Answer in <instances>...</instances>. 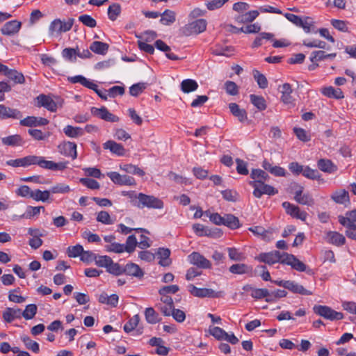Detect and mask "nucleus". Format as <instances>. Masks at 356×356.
Segmentation results:
<instances>
[{"label":"nucleus","mask_w":356,"mask_h":356,"mask_svg":"<svg viewBox=\"0 0 356 356\" xmlns=\"http://www.w3.org/2000/svg\"><path fill=\"white\" fill-rule=\"evenodd\" d=\"M128 195L131 199L133 205L139 209H161L163 208V201L154 195H146L143 193L136 194L134 191L129 193Z\"/></svg>","instance_id":"1"},{"label":"nucleus","mask_w":356,"mask_h":356,"mask_svg":"<svg viewBox=\"0 0 356 356\" xmlns=\"http://www.w3.org/2000/svg\"><path fill=\"white\" fill-rule=\"evenodd\" d=\"M339 222L347 227L346 235L356 241V209L346 212L345 216H339Z\"/></svg>","instance_id":"2"},{"label":"nucleus","mask_w":356,"mask_h":356,"mask_svg":"<svg viewBox=\"0 0 356 356\" xmlns=\"http://www.w3.org/2000/svg\"><path fill=\"white\" fill-rule=\"evenodd\" d=\"M250 185L254 188L253 195L257 198H260L264 194L274 195L278 193L276 188L261 181H251Z\"/></svg>","instance_id":"3"},{"label":"nucleus","mask_w":356,"mask_h":356,"mask_svg":"<svg viewBox=\"0 0 356 356\" xmlns=\"http://www.w3.org/2000/svg\"><path fill=\"white\" fill-rule=\"evenodd\" d=\"M40 159V156L36 155H28L23 158L10 159L6 162L7 165L17 168L23 167L26 168L31 165H39V160Z\"/></svg>","instance_id":"4"},{"label":"nucleus","mask_w":356,"mask_h":356,"mask_svg":"<svg viewBox=\"0 0 356 356\" xmlns=\"http://www.w3.org/2000/svg\"><path fill=\"white\" fill-rule=\"evenodd\" d=\"M207 22L204 19H199L186 24L183 27L182 31L185 35L199 34L207 29Z\"/></svg>","instance_id":"5"},{"label":"nucleus","mask_w":356,"mask_h":356,"mask_svg":"<svg viewBox=\"0 0 356 356\" xmlns=\"http://www.w3.org/2000/svg\"><path fill=\"white\" fill-rule=\"evenodd\" d=\"M314 313L330 321L340 320L343 318L341 312H338L327 306L314 305L313 307Z\"/></svg>","instance_id":"6"},{"label":"nucleus","mask_w":356,"mask_h":356,"mask_svg":"<svg viewBox=\"0 0 356 356\" xmlns=\"http://www.w3.org/2000/svg\"><path fill=\"white\" fill-rule=\"evenodd\" d=\"M284 253L277 250L261 253L255 257V259L268 265H273L277 262L282 264V260L284 259Z\"/></svg>","instance_id":"7"},{"label":"nucleus","mask_w":356,"mask_h":356,"mask_svg":"<svg viewBox=\"0 0 356 356\" xmlns=\"http://www.w3.org/2000/svg\"><path fill=\"white\" fill-rule=\"evenodd\" d=\"M74 19H69L67 22H63L59 19H54L50 24L49 31L50 35L59 34L70 31L73 25Z\"/></svg>","instance_id":"8"},{"label":"nucleus","mask_w":356,"mask_h":356,"mask_svg":"<svg viewBox=\"0 0 356 356\" xmlns=\"http://www.w3.org/2000/svg\"><path fill=\"white\" fill-rule=\"evenodd\" d=\"M188 290L193 296L198 298H219L222 294L221 291H215L211 289L197 288L193 284H189Z\"/></svg>","instance_id":"9"},{"label":"nucleus","mask_w":356,"mask_h":356,"mask_svg":"<svg viewBox=\"0 0 356 356\" xmlns=\"http://www.w3.org/2000/svg\"><path fill=\"white\" fill-rule=\"evenodd\" d=\"M106 175L114 184L118 185L134 186L136 184L134 178L127 175H120L117 172H108Z\"/></svg>","instance_id":"10"},{"label":"nucleus","mask_w":356,"mask_h":356,"mask_svg":"<svg viewBox=\"0 0 356 356\" xmlns=\"http://www.w3.org/2000/svg\"><path fill=\"white\" fill-rule=\"evenodd\" d=\"M188 261L197 267L203 269L210 268L211 264L203 255L197 252H193L188 256Z\"/></svg>","instance_id":"11"},{"label":"nucleus","mask_w":356,"mask_h":356,"mask_svg":"<svg viewBox=\"0 0 356 356\" xmlns=\"http://www.w3.org/2000/svg\"><path fill=\"white\" fill-rule=\"evenodd\" d=\"M90 111L91 113L94 116L98 117L99 118L107 122H118L120 120V118L117 115H115L113 113H110L105 106H102L99 108L96 107H92Z\"/></svg>","instance_id":"12"},{"label":"nucleus","mask_w":356,"mask_h":356,"mask_svg":"<svg viewBox=\"0 0 356 356\" xmlns=\"http://www.w3.org/2000/svg\"><path fill=\"white\" fill-rule=\"evenodd\" d=\"M294 200L298 204L309 207H312L315 204V200L310 193H303V187L301 186H298V189L295 192Z\"/></svg>","instance_id":"13"},{"label":"nucleus","mask_w":356,"mask_h":356,"mask_svg":"<svg viewBox=\"0 0 356 356\" xmlns=\"http://www.w3.org/2000/svg\"><path fill=\"white\" fill-rule=\"evenodd\" d=\"M283 208L286 210V213L289 214L293 218L300 219L305 221L307 219V213L301 211L300 207L289 202H284L282 203Z\"/></svg>","instance_id":"14"},{"label":"nucleus","mask_w":356,"mask_h":356,"mask_svg":"<svg viewBox=\"0 0 356 356\" xmlns=\"http://www.w3.org/2000/svg\"><path fill=\"white\" fill-rule=\"evenodd\" d=\"M284 259L282 260L283 264L291 266L293 269L299 272H304L307 270V266L296 258L294 255L284 253Z\"/></svg>","instance_id":"15"},{"label":"nucleus","mask_w":356,"mask_h":356,"mask_svg":"<svg viewBox=\"0 0 356 356\" xmlns=\"http://www.w3.org/2000/svg\"><path fill=\"white\" fill-rule=\"evenodd\" d=\"M59 152L73 160L77 157L76 145L73 142H63L58 146Z\"/></svg>","instance_id":"16"},{"label":"nucleus","mask_w":356,"mask_h":356,"mask_svg":"<svg viewBox=\"0 0 356 356\" xmlns=\"http://www.w3.org/2000/svg\"><path fill=\"white\" fill-rule=\"evenodd\" d=\"M37 100L39 106H43L51 112L56 111L58 106H61V103L56 102L51 97L45 95H40Z\"/></svg>","instance_id":"17"},{"label":"nucleus","mask_w":356,"mask_h":356,"mask_svg":"<svg viewBox=\"0 0 356 356\" xmlns=\"http://www.w3.org/2000/svg\"><path fill=\"white\" fill-rule=\"evenodd\" d=\"M19 124L22 126L29 127H40L48 124L49 120L42 117L28 116L21 120Z\"/></svg>","instance_id":"18"},{"label":"nucleus","mask_w":356,"mask_h":356,"mask_svg":"<svg viewBox=\"0 0 356 356\" xmlns=\"http://www.w3.org/2000/svg\"><path fill=\"white\" fill-rule=\"evenodd\" d=\"M67 162L55 163L51 161H47L44 157L40 156L39 166L51 170H63L67 168Z\"/></svg>","instance_id":"19"},{"label":"nucleus","mask_w":356,"mask_h":356,"mask_svg":"<svg viewBox=\"0 0 356 356\" xmlns=\"http://www.w3.org/2000/svg\"><path fill=\"white\" fill-rule=\"evenodd\" d=\"M22 117V113L15 108H11L3 104H0V118L1 119H20Z\"/></svg>","instance_id":"20"},{"label":"nucleus","mask_w":356,"mask_h":356,"mask_svg":"<svg viewBox=\"0 0 356 356\" xmlns=\"http://www.w3.org/2000/svg\"><path fill=\"white\" fill-rule=\"evenodd\" d=\"M22 317V309L17 307H7L2 313V318L6 323H11Z\"/></svg>","instance_id":"21"},{"label":"nucleus","mask_w":356,"mask_h":356,"mask_svg":"<svg viewBox=\"0 0 356 356\" xmlns=\"http://www.w3.org/2000/svg\"><path fill=\"white\" fill-rule=\"evenodd\" d=\"M21 22L17 20H12L6 22L1 29L2 34L5 35H14L19 31L21 28Z\"/></svg>","instance_id":"22"},{"label":"nucleus","mask_w":356,"mask_h":356,"mask_svg":"<svg viewBox=\"0 0 356 356\" xmlns=\"http://www.w3.org/2000/svg\"><path fill=\"white\" fill-rule=\"evenodd\" d=\"M123 273L138 279H141L144 275L143 270L138 265L134 263L127 264L123 268Z\"/></svg>","instance_id":"23"},{"label":"nucleus","mask_w":356,"mask_h":356,"mask_svg":"<svg viewBox=\"0 0 356 356\" xmlns=\"http://www.w3.org/2000/svg\"><path fill=\"white\" fill-rule=\"evenodd\" d=\"M262 167L265 170L268 171L276 177H285L286 175V171L284 168L277 165H273V164L267 160H264L263 161Z\"/></svg>","instance_id":"24"},{"label":"nucleus","mask_w":356,"mask_h":356,"mask_svg":"<svg viewBox=\"0 0 356 356\" xmlns=\"http://www.w3.org/2000/svg\"><path fill=\"white\" fill-rule=\"evenodd\" d=\"M1 142L4 145L12 147L23 146L25 140L19 134L11 135L1 138Z\"/></svg>","instance_id":"25"},{"label":"nucleus","mask_w":356,"mask_h":356,"mask_svg":"<svg viewBox=\"0 0 356 356\" xmlns=\"http://www.w3.org/2000/svg\"><path fill=\"white\" fill-rule=\"evenodd\" d=\"M229 108L232 114L237 118L239 122H245L248 120V114L245 109L241 108L236 103H230Z\"/></svg>","instance_id":"26"},{"label":"nucleus","mask_w":356,"mask_h":356,"mask_svg":"<svg viewBox=\"0 0 356 356\" xmlns=\"http://www.w3.org/2000/svg\"><path fill=\"white\" fill-rule=\"evenodd\" d=\"M279 90L282 93L281 100L284 104H291L293 99L291 96L293 90L289 83H286L279 86Z\"/></svg>","instance_id":"27"},{"label":"nucleus","mask_w":356,"mask_h":356,"mask_svg":"<svg viewBox=\"0 0 356 356\" xmlns=\"http://www.w3.org/2000/svg\"><path fill=\"white\" fill-rule=\"evenodd\" d=\"M41 209L44 210V207H42V206L41 207L29 206V207H27L26 212L22 214L21 216L14 215L13 216V220H19L22 218L30 219L32 217L39 214Z\"/></svg>","instance_id":"28"},{"label":"nucleus","mask_w":356,"mask_h":356,"mask_svg":"<svg viewBox=\"0 0 356 356\" xmlns=\"http://www.w3.org/2000/svg\"><path fill=\"white\" fill-rule=\"evenodd\" d=\"M259 15L257 10H250L241 15H236L234 19L235 21L241 24L250 23L253 22Z\"/></svg>","instance_id":"29"},{"label":"nucleus","mask_w":356,"mask_h":356,"mask_svg":"<svg viewBox=\"0 0 356 356\" xmlns=\"http://www.w3.org/2000/svg\"><path fill=\"white\" fill-rule=\"evenodd\" d=\"M317 166L319 170L327 173H333L337 170V166L330 159H319L317 162Z\"/></svg>","instance_id":"30"},{"label":"nucleus","mask_w":356,"mask_h":356,"mask_svg":"<svg viewBox=\"0 0 356 356\" xmlns=\"http://www.w3.org/2000/svg\"><path fill=\"white\" fill-rule=\"evenodd\" d=\"M285 289L289 290L290 291L294 293H298L301 295L309 296L313 293L309 290H307L304 288L303 286L298 284L294 281L288 280L287 285L285 286Z\"/></svg>","instance_id":"31"},{"label":"nucleus","mask_w":356,"mask_h":356,"mask_svg":"<svg viewBox=\"0 0 356 356\" xmlns=\"http://www.w3.org/2000/svg\"><path fill=\"white\" fill-rule=\"evenodd\" d=\"M327 239L330 243L337 246H341L346 243V238L337 232H329L327 234Z\"/></svg>","instance_id":"32"},{"label":"nucleus","mask_w":356,"mask_h":356,"mask_svg":"<svg viewBox=\"0 0 356 356\" xmlns=\"http://www.w3.org/2000/svg\"><path fill=\"white\" fill-rule=\"evenodd\" d=\"M104 148L109 149L112 153L118 156L124 155L125 152L124 147L121 144L117 143L113 140L106 142L104 144Z\"/></svg>","instance_id":"33"},{"label":"nucleus","mask_w":356,"mask_h":356,"mask_svg":"<svg viewBox=\"0 0 356 356\" xmlns=\"http://www.w3.org/2000/svg\"><path fill=\"white\" fill-rule=\"evenodd\" d=\"M229 270L233 274L243 275L252 273V268L245 264H236L232 265Z\"/></svg>","instance_id":"34"},{"label":"nucleus","mask_w":356,"mask_h":356,"mask_svg":"<svg viewBox=\"0 0 356 356\" xmlns=\"http://www.w3.org/2000/svg\"><path fill=\"white\" fill-rule=\"evenodd\" d=\"M301 27L306 33H316L317 31L315 29L314 22L309 17H305L301 19Z\"/></svg>","instance_id":"35"},{"label":"nucleus","mask_w":356,"mask_h":356,"mask_svg":"<svg viewBox=\"0 0 356 356\" xmlns=\"http://www.w3.org/2000/svg\"><path fill=\"white\" fill-rule=\"evenodd\" d=\"M109 45L100 41H94L90 46V49L95 54L104 55L108 50Z\"/></svg>","instance_id":"36"},{"label":"nucleus","mask_w":356,"mask_h":356,"mask_svg":"<svg viewBox=\"0 0 356 356\" xmlns=\"http://www.w3.org/2000/svg\"><path fill=\"white\" fill-rule=\"evenodd\" d=\"M64 134L70 138H78L84 134V130L79 127L67 125L63 129Z\"/></svg>","instance_id":"37"},{"label":"nucleus","mask_w":356,"mask_h":356,"mask_svg":"<svg viewBox=\"0 0 356 356\" xmlns=\"http://www.w3.org/2000/svg\"><path fill=\"white\" fill-rule=\"evenodd\" d=\"M145 317L146 321L149 324H156L161 321L159 314L152 307L145 309Z\"/></svg>","instance_id":"38"},{"label":"nucleus","mask_w":356,"mask_h":356,"mask_svg":"<svg viewBox=\"0 0 356 356\" xmlns=\"http://www.w3.org/2000/svg\"><path fill=\"white\" fill-rule=\"evenodd\" d=\"M321 92L325 96L330 98L341 99L343 97V92L340 88L329 86L322 88Z\"/></svg>","instance_id":"39"},{"label":"nucleus","mask_w":356,"mask_h":356,"mask_svg":"<svg viewBox=\"0 0 356 356\" xmlns=\"http://www.w3.org/2000/svg\"><path fill=\"white\" fill-rule=\"evenodd\" d=\"M198 88V84L193 79H184L181 83V89L184 93H189L195 91Z\"/></svg>","instance_id":"40"},{"label":"nucleus","mask_w":356,"mask_h":356,"mask_svg":"<svg viewBox=\"0 0 356 356\" xmlns=\"http://www.w3.org/2000/svg\"><path fill=\"white\" fill-rule=\"evenodd\" d=\"M331 198L333 201L338 204H343L349 202L348 193L343 189L337 191L332 193Z\"/></svg>","instance_id":"41"},{"label":"nucleus","mask_w":356,"mask_h":356,"mask_svg":"<svg viewBox=\"0 0 356 356\" xmlns=\"http://www.w3.org/2000/svg\"><path fill=\"white\" fill-rule=\"evenodd\" d=\"M336 56V54H326L324 51H315L311 54L310 60L312 63L323 60L327 58H334Z\"/></svg>","instance_id":"42"},{"label":"nucleus","mask_w":356,"mask_h":356,"mask_svg":"<svg viewBox=\"0 0 356 356\" xmlns=\"http://www.w3.org/2000/svg\"><path fill=\"white\" fill-rule=\"evenodd\" d=\"M4 74L15 83H23L25 81L24 75L15 70L8 68Z\"/></svg>","instance_id":"43"},{"label":"nucleus","mask_w":356,"mask_h":356,"mask_svg":"<svg viewBox=\"0 0 356 356\" xmlns=\"http://www.w3.org/2000/svg\"><path fill=\"white\" fill-rule=\"evenodd\" d=\"M234 49L232 46L217 45L213 49V54L217 56H230L234 54Z\"/></svg>","instance_id":"44"},{"label":"nucleus","mask_w":356,"mask_h":356,"mask_svg":"<svg viewBox=\"0 0 356 356\" xmlns=\"http://www.w3.org/2000/svg\"><path fill=\"white\" fill-rule=\"evenodd\" d=\"M160 16V22L163 25H170L176 19L175 13L170 10H165Z\"/></svg>","instance_id":"45"},{"label":"nucleus","mask_w":356,"mask_h":356,"mask_svg":"<svg viewBox=\"0 0 356 356\" xmlns=\"http://www.w3.org/2000/svg\"><path fill=\"white\" fill-rule=\"evenodd\" d=\"M28 133L35 140H45L51 136L49 131L42 132L41 130L36 129H29Z\"/></svg>","instance_id":"46"},{"label":"nucleus","mask_w":356,"mask_h":356,"mask_svg":"<svg viewBox=\"0 0 356 356\" xmlns=\"http://www.w3.org/2000/svg\"><path fill=\"white\" fill-rule=\"evenodd\" d=\"M159 257L160 258L159 264L162 266H168L170 264L169 257L170 255V251L168 248H159L157 252Z\"/></svg>","instance_id":"47"},{"label":"nucleus","mask_w":356,"mask_h":356,"mask_svg":"<svg viewBox=\"0 0 356 356\" xmlns=\"http://www.w3.org/2000/svg\"><path fill=\"white\" fill-rule=\"evenodd\" d=\"M224 225L235 229L240 227L239 220L232 214H226L224 216Z\"/></svg>","instance_id":"48"},{"label":"nucleus","mask_w":356,"mask_h":356,"mask_svg":"<svg viewBox=\"0 0 356 356\" xmlns=\"http://www.w3.org/2000/svg\"><path fill=\"white\" fill-rule=\"evenodd\" d=\"M120 168L127 173L137 175L140 177H143L145 174L143 170L132 164L120 165Z\"/></svg>","instance_id":"49"},{"label":"nucleus","mask_w":356,"mask_h":356,"mask_svg":"<svg viewBox=\"0 0 356 356\" xmlns=\"http://www.w3.org/2000/svg\"><path fill=\"white\" fill-rule=\"evenodd\" d=\"M250 99L251 103L259 111H264L266 108V100L262 96L250 95Z\"/></svg>","instance_id":"50"},{"label":"nucleus","mask_w":356,"mask_h":356,"mask_svg":"<svg viewBox=\"0 0 356 356\" xmlns=\"http://www.w3.org/2000/svg\"><path fill=\"white\" fill-rule=\"evenodd\" d=\"M250 177L254 181H261L264 182L269 179V175L261 169H253L251 172Z\"/></svg>","instance_id":"51"},{"label":"nucleus","mask_w":356,"mask_h":356,"mask_svg":"<svg viewBox=\"0 0 356 356\" xmlns=\"http://www.w3.org/2000/svg\"><path fill=\"white\" fill-rule=\"evenodd\" d=\"M50 197V191H40L39 189L33 191L32 198L35 201L47 202Z\"/></svg>","instance_id":"52"},{"label":"nucleus","mask_w":356,"mask_h":356,"mask_svg":"<svg viewBox=\"0 0 356 356\" xmlns=\"http://www.w3.org/2000/svg\"><path fill=\"white\" fill-rule=\"evenodd\" d=\"M38 307L35 304L28 305L24 311H22V316L26 320H30L34 318L37 313Z\"/></svg>","instance_id":"53"},{"label":"nucleus","mask_w":356,"mask_h":356,"mask_svg":"<svg viewBox=\"0 0 356 356\" xmlns=\"http://www.w3.org/2000/svg\"><path fill=\"white\" fill-rule=\"evenodd\" d=\"M302 174L306 178L312 180H319L321 177V174L317 170L312 169L309 166L304 167Z\"/></svg>","instance_id":"54"},{"label":"nucleus","mask_w":356,"mask_h":356,"mask_svg":"<svg viewBox=\"0 0 356 356\" xmlns=\"http://www.w3.org/2000/svg\"><path fill=\"white\" fill-rule=\"evenodd\" d=\"M22 341L24 342L26 348L32 350L33 353H38L40 350L39 344L30 339L27 336L21 337Z\"/></svg>","instance_id":"55"},{"label":"nucleus","mask_w":356,"mask_h":356,"mask_svg":"<svg viewBox=\"0 0 356 356\" xmlns=\"http://www.w3.org/2000/svg\"><path fill=\"white\" fill-rule=\"evenodd\" d=\"M125 249L124 244L116 243L115 241L111 243V244L105 245V250L108 252L120 254L125 252Z\"/></svg>","instance_id":"56"},{"label":"nucleus","mask_w":356,"mask_h":356,"mask_svg":"<svg viewBox=\"0 0 356 356\" xmlns=\"http://www.w3.org/2000/svg\"><path fill=\"white\" fill-rule=\"evenodd\" d=\"M140 317L138 314L134 315L129 321L124 325V332L129 333L133 331L138 325Z\"/></svg>","instance_id":"57"},{"label":"nucleus","mask_w":356,"mask_h":356,"mask_svg":"<svg viewBox=\"0 0 356 356\" xmlns=\"http://www.w3.org/2000/svg\"><path fill=\"white\" fill-rule=\"evenodd\" d=\"M96 220L97 222L104 225H112L114 220L111 218L109 213L106 211H102L97 213Z\"/></svg>","instance_id":"58"},{"label":"nucleus","mask_w":356,"mask_h":356,"mask_svg":"<svg viewBox=\"0 0 356 356\" xmlns=\"http://www.w3.org/2000/svg\"><path fill=\"white\" fill-rule=\"evenodd\" d=\"M121 12L120 6L118 3H113L108 8V16L111 21H115Z\"/></svg>","instance_id":"59"},{"label":"nucleus","mask_w":356,"mask_h":356,"mask_svg":"<svg viewBox=\"0 0 356 356\" xmlns=\"http://www.w3.org/2000/svg\"><path fill=\"white\" fill-rule=\"evenodd\" d=\"M63 57L70 62H75L76 60V49L65 48L62 51Z\"/></svg>","instance_id":"60"},{"label":"nucleus","mask_w":356,"mask_h":356,"mask_svg":"<svg viewBox=\"0 0 356 356\" xmlns=\"http://www.w3.org/2000/svg\"><path fill=\"white\" fill-rule=\"evenodd\" d=\"M138 242L134 235H130L127 237L126 244L124 245L125 252L131 253L135 250Z\"/></svg>","instance_id":"61"},{"label":"nucleus","mask_w":356,"mask_h":356,"mask_svg":"<svg viewBox=\"0 0 356 356\" xmlns=\"http://www.w3.org/2000/svg\"><path fill=\"white\" fill-rule=\"evenodd\" d=\"M145 88H146V83H138L132 85L129 88V93L131 96L137 97L140 94H141Z\"/></svg>","instance_id":"62"},{"label":"nucleus","mask_w":356,"mask_h":356,"mask_svg":"<svg viewBox=\"0 0 356 356\" xmlns=\"http://www.w3.org/2000/svg\"><path fill=\"white\" fill-rule=\"evenodd\" d=\"M70 191V187L69 185H67L64 183H59L54 186H52L50 189V193H67Z\"/></svg>","instance_id":"63"},{"label":"nucleus","mask_w":356,"mask_h":356,"mask_svg":"<svg viewBox=\"0 0 356 356\" xmlns=\"http://www.w3.org/2000/svg\"><path fill=\"white\" fill-rule=\"evenodd\" d=\"M79 20L85 26L94 28L97 26L96 20L89 15H82L79 17Z\"/></svg>","instance_id":"64"}]
</instances>
